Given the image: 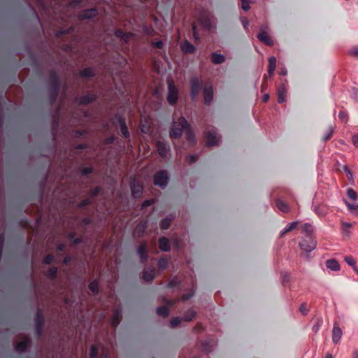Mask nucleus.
Instances as JSON below:
<instances>
[{
  "instance_id": "13",
  "label": "nucleus",
  "mask_w": 358,
  "mask_h": 358,
  "mask_svg": "<svg viewBox=\"0 0 358 358\" xmlns=\"http://www.w3.org/2000/svg\"><path fill=\"white\" fill-rule=\"evenodd\" d=\"M131 190L132 195L137 198L140 196L141 194L142 193L143 187L141 185L134 182L131 184Z\"/></svg>"
},
{
  "instance_id": "23",
  "label": "nucleus",
  "mask_w": 358,
  "mask_h": 358,
  "mask_svg": "<svg viewBox=\"0 0 358 358\" xmlns=\"http://www.w3.org/2000/svg\"><path fill=\"white\" fill-rule=\"evenodd\" d=\"M120 310H116L111 320V324L113 327L115 328L119 324L120 321Z\"/></svg>"
},
{
  "instance_id": "59",
  "label": "nucleus",
  "mask_w": 358,
  "mask_h": 358,
  "mask_svg": "<svg viewBox=\"0 0 358 358\" xmlns=\"http://www.w3.org/2000/svg\"><path fill=\"white\" fill-rule=\"evenodd\" d=\"M193 296V294L192 293H189V294H184L182 297V301H187L189 299H190L192 296Z\"/></svg>"
},
{
  "instance_id": "24",
  "label": "nucleus",
  "mask_w": 358,
  "mask_h": 358,
  "mask_svg": "<svg viewBox=\"0 0 358 358\" xmlns=\"http://www.w3.org/2000/svg\"><path fill=\"white\" fill-rule=\"evenodd\" d=\"M342 231L343 234L345 236H349L350 234V229L352 227V224L346 222H342Z\"/></svg>"
},
{
  "instance_id": "49",
  "label": "nucleus",
  "mask_w": 358,
  "mask_h": 358,
  "mask_svg": "<svg viewBox=\"0 0 358 358\" xmlns=\"http://www.w3.org/2000/svg\"><path fill=\"white\" fill-rule=\"evenodd\" d=\"M338 117L343 122H346L348 120V115L344 111L340 112L338 114Z\"/></svg>"
},
{
  "instance_id": "20",
  "label": "nucleus",
  "mask_w": 358,
  "mask_h": 358,
  "mask_svg": "<svg viewBox=\"0 0 358 358\" xmlns=\"http://www.w3.org/2000/svg\"><path fill=\"white\" fill-rule=\"evenodd\" d=\"M276 67V59L275 57H270L268 58V73L272 76Z\"/></svg>"
},
{
  "instance_id": "5",
  "label": "nucleus",
  "mask_w": 358,
  "mask_h": 358,
  "mask_svg": "<svg viewBox=\"0 0 358 358\" xmlns=\"http://www.w3.org/2000/svg\"><path fill=\"white\" fill-rule=\"evenodd\" d=\"M260 29V32L257 35L258 39L266 45L272 46L273 45V41L268 35V27H262Z\"/></svg>"
},
{
  "instance_id": "61",
  "label": "nucleus",
  "mask_w": 358,
  "mask_h": 358,
  "mask_svg": "<svg viewBox=\"0 0 358 358\" xmlns=\"http://www.w3.org/2000/svg\"><path fill=\"white\" fill-rule=\"evenodd\" d=\"M177 283V280L173 279L169 283V287H172L173 286H175Z\"/></svg>"
},
{
  "instance_id": "46",
  "label": "nucleus",
  "mask_w": 358,
  "mask_h": 358,
  "mask_svg": "<svg viewBox=\"0 0 358 358\" xmlns=\"http://www.w3.org/2000/svg\"><path fill=\"white\" fill-rule=\"evenodd\" d=\"M241 7L243 10L245 11H248L250 9V4L248 0H241Z\"/></svg>"
},
{
  "instance_id": "51",
  "label": "nucleus",
  "mask_w": 358,
  "mask_h": 358,
  "mask_svg": "<svg viewBox=\"0 0 358 358\" xmlns=\"http://www.w3.org/2000/svg\"><path fill=\"white\" fill-rule=\"evenodd\" d=\"M299 310L303 314V315H306L307 313H308V310L306 308V303H302L300 307H299Z\"/></svg>"
},
{
  "instance_id": "47",
  "label": "nucleus",
  "mask_w": 358,
  "mask_h": 358,
  "mask_svg": "<svg viewBox=\"0 0 358 358\" xmlns=\"http://www.w3.org/2000/svg\"><path fill=\"white\" fill-rule=\"evenodd\" d=\"M333 131H334V130H333L332 127H330L328 131L327 132V134L323 136V140L324 141L329 140L331 137V136L333 134Z\"/></svg>"
},
{
  "instance_id": "21",
  "label": "nucleus",
  "mask_w": 358,
  "mask_h": 358,
  "mask_svg": "<svg viewBox=\"0 0 358 358\" xmlns=\"http://www.w3.org/2000/svg\"><path fill=\"white\" fill-rule=\"evenodd\" d=\"M298 225V222L294 221L289 223L281 231L280 236H283L285 234L291 231L292 229H295Z\"/></svg>"
},
{
  "instance_id": "10",
  "label": "nucleus",
  "mask_w": 358,
  "mask_h": 358,
  "mask_svg": "<svg viewBox=\"0 0 358 358\" xmlns=\"http://www.w3.org/2000/svg\"><path fill=\"white\" fill-rule=\"evenodd\" d=\"M342 335H343V333H342V330L341 329V328L338 325L334 324V327H333V331H332L333 342L335 344H337L340 341V340L342 337Z\"/></svg>"
},
{
  "instance_id": "9",
  "label": "nucleus",
  "mask_w": 358,
  "mask_h": 358,
  "mask_svg": "<svg viewBox=\"0 0 358 358\" xmlns=\"http://www.w3.org/2000/svg\"><path fill=\"white\" fill-rule=\"evenodd\" d=\"M157 149L159 155L162 158H166L169 152V146L164 143L158 141L157 143Z\"/></svg>"
},
{
  "instance_id": "41",
  "label": "nucleus",
  "mask_w": 358,
  "mask_h": 358,
  "mask_svg": "<svg viewBox=\"0 0 358 358\" xmlns=\"http://www.w3.org/2000/svg\"><path fill=\"white\" fill-rule=\"evenodd\" d=\"M315 213L320 217H323L327 214V211L319 206L315 208Z\"/></svg>"
},
{
  "instance_id": "27",
  "label": "nucleus",
  "mask_w": 358,
  "mask_h": 358,
  "mask_svg": "<svg viewBox=\"0 0 358 358\" xmlns=\"http://www.w3.org/2000/svg\"><path fill=\"white\" fill-rule=\"evenodd\" d=\"M276 206L282 212L287 213L289 211V206L284 201L278 199L276 201Z\"/></svg>"
},
{
  "instance_id": "55",
  "label": "nucleus",
  "mask_w": 358,
  "mask_h": 358,
  "mask_svg": "<svg viewBox=\"0 0 358 358\" xmlns=\"http://www.w3.org/2000/svg\"><path fill=\"white\" fill-rule=\"evenodd\" d=\"M189 162L190 164L195 162L198 159V156L196 155H189Z\"/></svg>"
},
{
  "instance_id": "28",
  "label": "nucleus",
  "mask_w": 358,
  "mask_h": 358,
  "mask_svg": "<svg viewBox=\"0 0 358 358\" xmlns=\"http://www.w3.org/2000/svg\"><path fill=\"white\" fill-rule=\"evenodd\" d=\"M346 194L348 197L353 201H355L358 198L356 191L351 187L347 189Z\"/></svg>"
},
{
  "instance_id": "18",
  "label": "nucleus",
  "mask_w": 358,
  "mask_h": 358,
  "mask_svg": "<svg viewBox=\"0 0 358 358\" xmlns=\"http://www.w3.org/2000/svg\"><path fill=\"white\" fill-rule=\"evenodd\" d=\"M287 90L284 85L280 86L278 89V101L283 103L285 101Z\"/></svg>"
},
{
  "instance_id": "53",
  "label": "nucleus",
  "mask_w": 358,
  "mask_h": 358,
  "mask_svg": "<svg viewBox=\"0 0 358 358\" xmlns=\"http://www.w3.org/2000/svg\"><path fill=\"white\" fill-rule=\"evenodd\" d=\"M163 45H164V43H163V42L162 41H157L153 43V45L155 48H159V49L162 48Z\"/></svg>"
},
{
  "instance_id": "39",
  "label": "nucleus",
  "mask_w": 358,
  "mask_h": 358,
  "mask_svg": "<svg viewBox=\"0 0 358 358\" xmlns=\"http://www.w3.org/2000/svg\"><path fill=\"white\" fill-rule=\"evenodd\" d=\"M171 220L170 218H164L161 221L160 226L163 229H167L171 224Z\"/></svg>"
},
{
  "instance_id": "8",
  "label": "nucleus",
  "mask_w": 358,
  "mask_h": 358,
  "mask_svg": "<svg viewBox=\"0 0 358 358\" xmlns=\"http://www.w3.org/2000/svg\"><path fill=\"white\" fill-rule=\"evenodd\" d=\"M204 103L209 105L213 99V90L212 85L205 86L203 88Z\"/></svg>"
},
{
  "instance_id": "63",
  "label": "nucleus",
  "mask_w": 358,
  "mask_h": 358,
  "mask_svg": "<svg viewBox=\"0 0 358 358\" xmlns=\"http://www.w3.org/2000/svg\"><path fill=\"white\" fill-rule=\"evenodd\" d=\"M65 248V245L64 244H60L58 245L57 249L59 251H62Z\"/></svg>"
},
{
  "instance_id": "48",
  "label": "nucleus",
  "mask_w": 358,
  "mask_h": 358,
  "mask_svg": "<svg viewBox=\"0 0 358 358\" xmlns=\"http://www.w3.org/2000/svg\"><path fill=\"white\" fill-rule=\"evenodd\" d=\"M241 23H242V24H243V26L244 29H245V30H246V29H248V24H249V21H248V18H247V17H242L241 18Z\"/></svg>"
},
{
  "instance_id": "40",
  "label": "nucleus",
  "mask_w": 358,
  "mask_h": 358,
  "mask_svg": "<svg viewBox=\"0 0 358 358\" xmlns=\"http://www.w3.org/2000/svg\"><path fill=\"white\" fill-rule=\"evenodd\" d=\"M89 289H90V291L94 293V294H96L98 292V289H99V285H98V282L95 280V281H93L92 282L90 285H89Z\"/></svg>"
},
{
  "instance_id": "35",
  "label": "nucleus",
  "mask_w": 358,
  "mask_h": 358,
  "mask_svg": "<svg viewBox=\"0 0 358 358\" xmlns=\"http://www.w3.org/2000/svg\"><path fill=\"white\" fill-rule=\"evenodd\" d=\"M141 131L144 134L148 133L150 129V124H148V122L145 120H143L142 119L141 121Z\"/></svg>"
},
{
  "instance_id": "64",
  "label": "nucleus",
  "mask_w": 358,
  "mask_h": 358,
  "mask_svg": "<svg viewBox=\"0 0 358 358\" xmlns=\"http://www.w3.org/2000/svg\"><path fill=\"white\" fill-rule=\"evenodd\" d=\"M352 358H358V350H355L352 352Z\"/></svg>"
},
{
  "instance_id": "60",
  "label": "nucleus",
  "mask_w": 358,
  "mask_h": 358,
  "mask_svg": "<svg viewBox=\"0 0 358 358\" xmlns=\"http://www.w3.org/2000/svg\"><path fill=\"white\" fill-rule=\"evenodd\" d=\"M92 172V169L91 168H84L83 170H82V173L83 175H87L88 173H90Z\"/></svg>"
},
{
  "instance_id": "19",
  "label": "nucleus",
  "mask_w": 358,
  "mask_h": 358,
  "mask_svg": "<svg viewBox=\"0 0 358 358\" xmlns=\"http://www.w3.org/2000/svg\"><path fill=\"white\" fill-rule=\"evenodd\" d=\"M159 246L160 250L167 252L170 249L169 241L165 237H162L159 240Z\"/></svg>"
},
{
  "instance_id": "44",
  "label": "nucleus",
  "mask_w": 358,
  "mask_h": 358,
  "mask_svg": "<svg viewBox=\"0 0 358 358\" xmlns=\"http://www.w3.org/2000/svg\"><path fill=\"white\" fill-rule=\"evenodd\" d=\"M96 356H97V348L96 346L93 345V346H92V348L90 349V358H96Z\"/></svg>"
},
{
  "instance_id": "33",
  "label": "nucleus",
  "mask_w": 358,
  "mask_h": 358,
  "mask_svg": "<svg viewBox=\"0 0 358 358\" xmlns=\"http://www.w3.org/2000/svg\"><path fill=\"white\" fill-rule=\"evenodd\" d=\"M201 24L205 29H210L213 27L212 22L208 18H202L201 19Z\"/></svg>"
},
{
  "instance_id": "34",
  "label": "nucleus",
  "mask_w": 358,
  "mask_h": 358,
  "mask_svg": "<svg viewBox=\"0 0 358 358\" xmlns=\"http://www.w3.org/2000/svg\"><path fill=\"white\" fill-rule=\"evenodd\" d=\"M94 99V96L92 94L85 95L80 98V102L81 103H88Z\"/></svg>"
},
{
  "instance_id": "15",
  "label": "nucleus",
  "mask_w": 358,
  "mask_h": 358,
  "mask_svg": "<svg viewBox=\"0 0 358 358\" xmlns=\"http://www.w3.org/2000/svg\"><path fill=\"white\" fill-rule=\"evenodd\" d=\"M29 343H30V341H29V338H24L23 341H22L21 342L18 343L15 345L16 351H17L19 352H24L27 350Z\"/></svg>"
},
{
  "instance_id": "26",
  "label": "nucleus",
  "mask_w": 358,
  "mask_h": 358,
  "mask_svg": "<svg viewBox=\"0 0 358 358\" xmlns=\"http://www.w3.org/2000/svg\"><path fill=\"white\" fill-rule=\"evenodd\" d=\"M115 35L118 37L122 38L124 41H128L131 36L129 33H124L121 30H116L115 31Z\"/></svg>"
},
{
  "instance_id": "42",
  "label": "nucleus",
  "mask_w": 358,
  "mask_h": 358,
  "mask_svg": "<svg viewBox=\"0 0 358 358\" xmlns=\"http://www.w3.org/2000/svg\"><path fill=\"white\" fill-rule=\"evenodd\" d=\"M57 273V268L56 267H52L50 268L47 273V275L48 277L54 278Z\"/></svg>"
},
{
  "instance_id": "43",
  "label": "nucleus",
  "mask_w": 358,
  "mask_h": 358,
  "mask_svg": "<svg viewBox=\"0 0 358 358\" xmlns=\"http://www.w3.org/2000/svg\"><path fill=\"white\" fill-rule=\"evenodd\" d=\"M180 321H181V318L176 317L173 318L171 320L170 324L172 327H175L179 325V324L180 323Z\"/></svg>"
},
{
  "instance_id": "37",
  "label": "nucleus",
  "mask_w": 358,
  "mask_h": 358,
  "mask_svg": "<svg viewBox=\"0 0 358 358\" xmlns=\"http://www.w3.org/2000/svg\"><path fill=\"white\" fill-rule=\"evenodd\" d=\"M157 265L160 269L164 270L168 266V261L165 258H161L159 259Z\"/></svg>"
},
{
  "instance_id": "12",
  "label": "nucleus",
  "mask_w": 358,
  "mask_h": 358,
  "mask_svg": "<svg viewBox=\"0 0 358 358\" xmlns=\"http://www.w3.org/2000/svg\"><path fill=\"white\" fill-rule=\"evenodd\" d=\"M326 267L332 271H338L341 266L338 262L335 259H329L326 262Z\"/></svg>"
},
{
  "instance_id": "2",
  "label": "nucleus",
  "mask_w": 358,
  "mask_h": 358,
  "mask_svg": "<svg viewBox=\"0 0 358 358\" xmlns=\"http://www.w3.org/2000/svg\"><path fill=\"white\" fill-rule=\"evenodd\" d=\"M316 245L317 242L312 236H305L299 243L300 248L307 254L315 250Z\"/></svg>"
},
{
  "instance_id": "58",
  "label": "nucleus",
  "mask_w": 358,
  "mask_h": 358,
  "mask_svg": "<svg viewBox=\"0 0 358 358\" xmlns=\"http://www.w3.org/2000/svg\"><path fill=\"white\" fill-rule=\"evenodd\" d=\"M343 170L344 172H345L347 174H350V178L352 179V173L350 171V170L348 169L347 166H343Z\"/></svg>"
},
{
  "instance_id": "6",
  "label": "nucleus",
  "mask_w": 358,
  "mask_h": 358,
  "mask_svg": "<svg viewBox=\"0 0 358 358\" xmlns=\"http://www.w3.org/2000/svg\"><path fill=\"white\" fill-rule=\"evenodd\" d=\"M169 92L167 95V101L171 105H174L178 98V92L177 88L171 83L169 82Z\"/></svg>"
},
{
  "instance_id": "36",
  "label": "nucleus",
  "mask_w": 358,
  "mask_h": 358,
  "mask_svg": "<svg viewBox=\"0 0 358 358\" xmlns=\"http://www.w3.org/2000/svg\"><path fill=\"white\" fill-rule=\"evenodd\" d=\"M195 315H196V313L194 310H193L192 309L189 310L187 312V313L185 315L184 320L187 322L191 321L194 317Z\"/></svg>"
},
{
  "instance_id": "3",
  "label": "nucleus",
  "mask_w": 358,
  "mask_h": 358,
  "mask_svg": "<svg viewBox=\"0 0 358 358\" xmlns=\"http://www.w3.org/2000/svg\"><path fill=\"white\" fill-rule=\"evenodd\" d=\"M169 178L166 171H159L154 176V182L155 185L162 188H165L168 184Z\"/></svg>"
},
{
  "instance_id": "50",
  "label": "nucleus",
  "mask_w": 358,
  "mask_h": 358,
  "mask_svg": "<svg viewBox=\"0 0 358 358\" xmlns=\"http://www.w3.org/2000/svg\"><path fill=\"white\" fill-rule=\"evenodd\" d=\"M53 259H54V257L52 255H47L44 258V263L45 264H50Z\"/></svg>"
},
{
  "instance_id": "25",
  "label": "nucleus",
  "mask_w": 358,
  "mask_h": 358,
  "mask_svg": "<svg viewBox=\"0 0 358 358\" xmlns=\"http://www.w3.org/2000/svg\"><path fill=\"white\" fill-rule=\"evenodd\" d=\"M156 312L158 315L162 316L164 317H167L169 314V310L167 306L158 307Z\"/></svg>"
},
{
  "instance_id": "7",
  "label": "nucleus",
  "mask_w": 358,
  "mask_h": 358,
  "mask_svg": "<svg viewBox=\"0 0 358 358\" xmlns=\"http://www.w3.org/2000/svg\"><path fill=\"white\" fill-rule=\"evenodd\" d=\"M191 83V97L193 100H195L200 92L201 86L199 80L196 78H192L190 80Z\"/></svg>"
},
{
  "instance_id": "56",
  "label": "nucleus",
  "mask_w": 358,
  "mask_h": 358,
  "mask_svg": "<svg viewBox=\"0 0 358 358\" xmlns=\"http://www.w3.org/2000/svg\"><path fill=\"white\" fill-rule=\"evenodd\" d=\"M352 141L354 145L358 147V134L353 135Z\"/></svg>"
},
{
  "instance_id": "29",
  "label": "nucleus",
  "mask_w": 358,
  "mask_h": 358,
  "mask_svg": "<svg viewBox=\"0 0 358 358\" xmlns=\"http://www.w3.org/2000/svg\"><path fill=\"white\" fill-rule=\"evenodd\" d=\"M145 229H146V222L140 223L136 226L135 231H134V234L138 236H141L144 233Z\"/></svg>"
},
{
  "instance_id": "52",
  "label": "nucleus",
  "mask_w": 358,
  "mask_h": 358,
  "mask_svg": "<svg viewBox=\"0 0 358 358\" xmlns=\"http://www.w3.org/2000/svg\"><path fill=\"white\" fill-rule=\"evenodd\" d=\"M153 203H154V201L152 199L145 200V201H143V203L142 204V208H145V207H147L148 206H150Z\"/></svg>"
},
{
  "instance_id": "1",
  "label": "nucleus",
  "mask_w": 358,
  "mask_h": 358,
  "mask_svg": "<svg viewBox=\"0 0 358 358\" xmlns=\"http://www.w3.org/2000/svg\"><path fill=\"white\" fill-rule=\"evenodd\" d=\"M185 132L187 139L192 143H195V136L194 132L184 117H180L176 120V114L173 115L172 127L169 131L171 138L180 137L182 133Z\"/></svg>"
},
{
  "instance_id": "17",
  "label": "nucleus",
  "mask_w": 358,
  "mask_h": 358,
  "mask_svg": "<svg viewBox=\"0 0 358 358\" xmlns=\"http://www.w3.org/2000/svg\"><path fill=\"white\" fill-rule=\"evenodd\" d=\"M345 204L347 206L350 213L355 215H358V203H350L345 199H343Z\"/></svg>"
},
{
  "instance_id": "38",
  "label": "nucleus",
  "mask_w": 358,
  "mask_h": 358,
  "mask_svg": "<svg viewBox=\"0 0 358 358\" xmlns=\"http://www.w3.org/2000/svg\"><path fill=\"white\" fill-rule=\"evenodd\" d=\"M81 75L84 77H92L94 76V71L91 68H85L81 71Z\"/></svg>"
},
{
  "instance_id": "62",
  "label": "nucleus",
  "mask_w": 358,
  "mask_h": 358,
  "mask_svg": "<svg viewBox=\"0 0 358 358\" xmlns=\"http://www.w3.org/2000/svg\"><path fill=\"white\" fill-rule=\"evenodd\" d=\"M269 99V95L268 94H264L262 97V100L264 102L268 101Z\"/></svg>"
},
{
  "instance_id": "45",
  "label": "nucleus",
  "mask_w": 358,
  "mask_h": 358,
  "mask_svg": "<svg viewBox=\"0 0 358 358\" xmlns=\"http://www.w3.org/2000/svg\"><path fill=\"white\" fill-rule=\"evenodd\" d=\"M345 261L350 266H354L355 265V261L351 256L345 257Z\"/></svg>"
},
{
  "instance_id": "22",
  "label": "nucleus",
  "mask_w": 358,
  "mask_h": 358,
  "mask_svg": "<svg viewBox=\"0 0 358 358\" xmlns=\"http://www.w3.org/2000/svg\"><path fill=\"white\" fill-rule=\"evenodd\" d=\"M225 57L222 54L213 53L212 54V62L215 64H222L224 62Z\"/></svg>"
},
{
  "instance_id": "32",
  "label": "nucleus",
  "mask_w": 358,
  "mask_h": 358,
  "mask_svg": "<svg viewBox=\"0 0 358 358\" xmlns=\"http://www.w3.org/2000/svg\"><path fill=\"white\" fill-rule=\"evenodd\" d=\"M96 10L94 9L87 10L82 15L83 18H92L96 15Z\"/></svg>"
},
{
  "instance_id": "11",
  "label": "nucleus",
  "mask_w": 358,
  "mask_h": 358,
  "mask_svg": "<svg viewBox=\"0 0 358 358\" xmlns=\"http://www.w3.org/2000/svg\"><path fill=\"white\" fill-rule=\"evenodd\" d=\"M180 48L185 53H193L195 51V47L187 41L181 43Z\"/></svg>"
},
{
  "instance_id": "4",
  "label": "nucleus",
  "mask_w": 358,
  "mask_h": 358,
  "mask_svg": "<svg viewBox=\"0 0 358 358\" xmlns=\"http://www.w3.org/2000/svg\"><path fill=\"white\" fill-rule=\"evenodd\" d=\"M205 138L206 140V144L208 146L216 145L220 141V137L217 134V132L214 128L206 131Z\"/></svg>"
},
{
  "instance_id": "54",
  "label": "nucleus",
  "mask_w": 358,
  "mask_h": 358,
  "mask_svg": "<svg viewBox=\"0 0 358 358\" xmlns=\"http://www.w3.org/2000/svg\"><path fill=\"white\" fill-rule=\"evenodd\" d=\"M350 54L356 57H358V47L352 48L350 50Z\"/></svg>"
},
{
  "instance_id": "30",
  "label": "nucleus",
  "mask_w": 358,
  "mask_h": 358,
  "mask_svg": "<svg viewBox=\"0 0 358 358\" xmlns=\"http://www.w3.org/2000/svg\"><path fill=\"white\" fill-rule=\"evenodd\" d=\"M120 130L122 134L125 137L127 138L129 136V133L127 129V127L123 120H120Z\"/></svg>"
},
{
  "instance_id": "14",
  "label": "nucleus",
  "mask_w": 358,
  "mask_h": 358,
  "mask_svg": "<svg viewBox=\"0 0 358 358\" xmlns=\"http://www.w3.org/2000/svg\"><path fill=\"white\" fill-rule=\"evenodd\" d=\"M155 271L154 268H147L145 269L143 273V278L145 281L150 282L152 281L155 277Z\"/></svg>"
},
{
  "instance_id": "31",
  "label": "nucleus",
  "mask_w": 358,
  "mask_h": 358,
  "mask_svg": "<svg viewBox=\"0 0 358 358\" xmlns=\"http://www.w3.org/2000/svg\"><path fill=\"white\" fill-rule=\"evenodd\" d=\"M302 231L306 234V236H312L311 234L313 231V226L308 223H306L302 227Z\"/></svg>"
},
{
  "instance_id": "16",
  "label": "nucleus",
  "mask_w": 358,
  "mask_h": 358,
  "mask_svg": "<svg viewBox=\"0 0 358 358\" xmlns=\"http://www.w3.org/2000/svg\"><path fill=\"white\" fill-rule=\"evenodd\" d=\"M137 252L140 256L141 262H145L147 259V246L145 243L141 244L137 250Z\"/></svg>"
},
{
  "instance_id": "57",
  "label": "nucleus",
  "mask_w": 358,
  "mask_h": 358,
  "mask_svg": "<svg viewBox=\"0 0 358 358\" xmlns=\"http://www.w3.org/2000/svg\"><path fill=\"white\" fill-rule=\"evenodd\" d=\"M192 32H193V37L194 38L195 40H198L199 38V36H198V34L196 31V27L195 25H192Z\"/></svg>"
}]
</instances>
